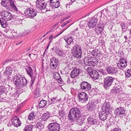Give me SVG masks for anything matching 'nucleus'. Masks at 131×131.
Returning <instances> with one entry per match:
<instances>
[{"instance_id":"1","label":"nucleus","mask_w":131,"mask_h":131,"mask_svg":"<svg viewBox=\"0 0 131 131\" xmlns=\"http://www.w3.org/2000/svg\"><path fill=\"white\" fill-rule=\"evenodd\" d=\"M71 53L73 57L77 59H80L82 55V50L80 45L75 44L71 49Z\"/></svg>"},{"instance_id":"2","label":"nucleus","mask_w":131,"mask_h":131,"mask_svg":"<svg viewBox=\"0 0 131 131\" xmlns=\"http://www.w3.org/2000/svg\"><path fill=\"white\" fill-rule=\"evenodd\" d=\"M81 116V112L79 108H71L69 112L68 115V118L69 120L73 121L74 118L78 117Z\"/></svg>"},{"instance_id":"3","label":"nucleus","mask_w":131,"mask_h":131,"mask_svg":"<svg viewBox=\"0 0 131 131\" xmlns=\"http://www.w3.org/2000/svg\"><path fill=\"white\" fill-rule=\"evenodd\" d=\"M18 79L17 80H16L14 83L17 88H20L26 85L27 80L24 77H22L20 76Z\"/></svg>"},{"instance_id":"4","label":"nucleus","mask_w":131,"mask_h":131,"mask_svg":"<svg viewBox=\"0 0 131 131\" xmlns=\"http://www.w3.org/2000/svg\"><path fill=\"white\" fill-rule=\"evenodd\" d=\"M126 112L124 107H122L117 108L114 110V113L116 116L121 118H123V116H126Z\"/></svg>"},{"instance_id":"5","label":"nucleus","mask_w":131,"mask_h":131,"mask_svg":"<svg viewBox=\"0 0 131 131\" xmlns=\"http://www.w3.org/2000/svg\"><path fill=\"white\" fill-rule=\"evenodd\" d=\"M113 81V78L110 76L107 77L104 79L103 86L106 90L108 89L112 85Z\"/></svg>"},{"instance_id":"6","label":"nucleus","mask_w":131,"mask_h":131,"mask_svg":"<svg viewBox=\"0 0 131 131\" xmlns=\"http://www.w3.org/2000/svg\"><path fill=\"white\" fill-rule=\"evenodd\" d=\"M25 69L27 74L31 79V86L33 84L36 76V75H34L33 70L30 67H27L25 68Z\"/></svg>"},{"instance_id":"7","label":"nucleus","mask_w":131,"mask_h":131,"mask_svg":"<svg viewBox=\"0 0 131 131\" xmlns=\"http://www.w3.org/2000/svg\"><path fill=\"white\" fill-rule=\"evenodd\" d=\"M25 13L30 18H33L36 16L37 14L36 10L31 8L26 9L25 11Z\"/></svg>"},{"instance_id":"8","label":"nucleus","mask_w":131,"mask_h":131,"mask_svg":"<svg viewBox=\"0 0 131 131\" xmlns=\"http://www.w3.org/2000/svg\"><path fill=\"white\" fill-rule=\"evenodd\" d=\"M95 15L94 17L89 20L88 25L86 27L88 29H90L94 28L97 22L98 19Z\"/></svg>"},{"instance_id":"9","label":"nucleus","mask_w":131,"mask_h":131,"mask_svg":"<svg viewBox=\"0 0 131 131\" xmlns=\"http://www.w3.org/2000/svg\"><path fill=\"white\" fill-rule=\"evenodd\" d=\"M78 100L79 102L82 103H86L88 99V96L84 92L79 93L78 95Z\"/></svg>"},{"instance_id":"10","label":"nucleus","mask_w":131,"mask_h":131,"mask_svg":"<svg viewBox=\"0 0 131 131\" xmlns=\"http://www.w3.org/2000/svg\"><path fill=\"white\" fill-rule=\"evenodd\" d=\"M60 128V125L57 123H50L49 125V131H59Z\"/></svg>"},{"instance_id":"11","label":"nucleus","mask_w":131,"mask_h":131,"mask_svg":"<svg viewBox=\"0 0 131 131\" xmlns=\"http://www.w3.org/2000/svg\"><path fill=\"white\" fill-rule=\"evenodd\" d=\"M50 68L52 70H54L56 69L59 63V61L55 57H52L50 59Z\"/></svg>"},{"instance_id":"12","label":"nucleus","mask_w":131,"mask_h":131,"mask_svg":"<svg viewBox=\"0 0 131 131\" xmlns=\"http://www.w3.org/2000/svg\"><path fill=\"white\" fill-rule=\"evenodd\" d=\"M105 69L107 72L110 74H114L117 72V68L115 66H107Z\"/></svg>"},{"instance_id":"13","label":"nucleus","mask_w":131,"mask_h":131,"mask_svg":"<svg viewBox=\"0 0 131 131\" xmlns=\"http://www.w3.org/2000/svg\"><path fill=\"white\" fill-rule=\"evenodd\" d=\"M104 27V25L101 21H100L99 24L96 26L95 29L96 33L97 35H102Z\"/></svg>"},{"instance_id":"14","label":"nucleus","mask_w":131,"mask_h":131,"mask_svg":"<svg viewBox=\"0 0 131 131\" xmlns=\"http://www.w3.org/2000/svg\"><path fill=\"white\" fill-rule=\"evenodd\" d=\"M2 17H3L6 20H11L13 18L12 14L8 10L3 11L1 13Z\"/></svg>"},{"instance_id":"15","label":"nucleus","mask_w":131,"mask_h":131,"mask_svg":"<svg viewBox=\"0 0 131 131\" xmlns=\"http://www.w3.org/2000/svg\"><path fill=\"white\" fill-rule=\"evenodd\" d=\"M81 89L85 91H88L91 88V85L86 81H83L80 84Z\"/></svg>"},{"instance_id":"16","label":"nucleus","mask_w":131,"mask_h":131,"mask_svg":"<svg viewBox=\"0 0 131 131\" xmlns=\"http://www.w3.org/2000/svg\"><path fill=\"white\" fill-rule=\"evenodd\" d=\"M89 72L91 73V77L94 80L98 79L99 77V75L98 72L95 70L90 68L88 70Z\"/></svg>"},{"instance_id":"17","label":"nucleus","mask_w":131,"mask_h":131,"mask_svg":"<svg viewBox=\"0 0 131 131\" xmlns=\"http://www.w3.org/2000/svg\"><path fill=\"white\" fill-rule=\"evenodd\" d=\"M117 65L118 67L120 69L125 68L127 65V61L126 59L121 58L117 64Z\"/></svg>"},{"instance_id":"18","label":"nucleus","mask_w":131,"mask_h":131,"mask_svg":"<svg viewBox=\"0 0 131 131\" xmlns=\"http://www.w3.org/2000/svg\"><path fill=\"white\" fill-rule=\"evenodd\" d=\"M110 107V103L106 101L102 106L101 108L102 111L108 112Z\"/></svg>"},{"instance_id":"19","label":"nucleus","mask_w":131,"mask_h":131,"mask_svg":"<svg viewBox=\"0 0 131 131\" xmlns=\"http://www.w3.org/2000/svg\"><path fill=\"white\" fill-rule=\"evenodd\" d=\"M55 51L58 56L61 57H64L66 54L64 51L63 50H61L57 48H55Z\"/></svg>"},{"instance_id":"20","label":"nucleus","mask_w":131,"mask_h":131,"mask_svg":"<svg viewBox=\"0 0 131 131\" xmlns=\"http://www.w3.org/2000/svg\"><path fill=\"white\" fill-rule=\"evenodd\" d=\"M8 88L5 87V86H0V95L3 94L7 95L9 94L8 90H9Z\"/></svg>"},{"instance_id":"21","label":"nucleus","mask_w":131,"mask_h":131,"mask_svg":"<svg viewBox=\"0 0 131 131\" xmlns=\"http://www.w3.org/2000/svg\"><path fill=\"white\" fill-rule=\"evenodd\" d=\"M107 112L103 111L99 112V117L101 120L104 121L106 119L107 117Z\"/></svg>"},{"instance_id":"22","label":"nucleus","mask_w":131,"mask_h":131,"mask_svg":"<svg viewBox=\"0 0 131 131\" xmlns=\"http://www.w3.org/2000/svg\"><path fill=\"white\" fill-rule=\"evenodd\" d=\"M21 124V122L17 117H15L14 118V121L12 122V124L15 126L18 127Z\"/></svg>"},{"instance_id":"23","label":"nucleus","mask_w":131,"mask_h":131,"mask_svg":"<svg viewBox=\"0 0 131 131\" xmlns=\"http://www.w3.org/2000/svg\"><path fill=\"white\" fill-rule=\"evenodd\" d=\"M79 69H74L71 72L70 74V76L71 78H74L79 74Z\"/></svg>"},{"instance_id":"24","label":"nucleus","mask_w":131,"mask_h":131,"mask_svg":"<svg viewBox=\"0 0 131 131\" xmlns=\"http://www.w3.org/2000/svg\"><path fill=\"white\" fill-rule=\"evenodd\" d=\"M91 56H88L85 57L84 59V64L87 66H91Z\"/></svg>"},{"instance_id":"25","label":"nucleus","mask_w":131,"mask_h":131,"mask_svg":"<svg viewBox=\"0 0 131 131\" xmlns=\"http://www.w3.org/2000/svg\"><path fill=\"white\" fill-rule=\"evenodd\" d=\"M66 42L69 45L73 43V39L71 36H67L66 38H64Z\"/></svg>"},{"instance_id":"26","label":"nucleus","mask_w":131,"mask_h":131,"mask_svg":"<svg viewBox=\"0 0 131 131\" xmlns=\"http://www.w3.org/2000/svg\"><path fill=\"white\" fill-rule=\"evenodd\" d=\"M121 90V87L120 86L114 87L112 90L111 92L112 94H116L119 92Z\"/></svg>"},{"instance_id":"27","label":"nucleus","mask_w":131,"mask_h":131,"mask_svg":"<svg viewBox=\"0 0 131 131\" xmlns=\"http://www.w3.org/2000/svg\"><path fill=\"white\" fill-rule=\"evenodd\" d=\"M45 122L42 120L40 121L36 124L37 128L40 129H42L44 127Z\"/></svg>"},{"instance_id":"28","label":"nucleus","mask_w":131,"mask_h":131,"mask_svg":"<svg viewBox=\"0 0 131 131\" xmlns=\"http://www.w3.org/2000/svg\"><path fill=\"white\" fill-rule=\"evenodd\" d=\"M75 120H76L77 122V123L80 125L84 123V119L81 117V116H79L78 117H77V118H74V121Z\"/></svg>"},{"instance_id":"29","label":"nucleus","mask_w":131,"mask_h":131,"mask_svg":"<svg viewBox=\"0 0 131 131\" xmlns=\"http://www.w3.org/2000/svg\"><path fill=\"white\" fill-rule=\"evenodd\" d=\"M87 107L89 111H91L94 110L95 106L94 103L91 102V103L89 102L88 104Z\"/></svg>"},{"instance_id":"30","label":"nucleus","mask_w":131,"mask_h":131,"mask_svg":"<svg viewBox=\"0 0 131 131\" xmlns=\"http://www.w3.org/2000/svg\"><path fill=\"white\" fill-rule=\"evenodd\" d=\"M9 94L12 95L11 98L12 100H16L18 97L19 94L17 92L15 91L13 93V92H11L9 93Z\"/></svg>"},{"instance_id":"31","label":"nucleus","mask_w":131,"mask_h":131,"mask_svg":"<svg viewBox=\"0 0 131 131\" xmlns=\"http://www.w3.org/2000/svg\"><path fill=\"white\" fill-rule=\"evenodd\" d=\"M91 66H96L98 62V60L97 58L94 57H91Z\"/></svg>"},{"instance_id":"32","label":"nucleus","mask_w":131,"mask_h":131,"mask_svg":"<svg viewBox=\"0 0 131 131\" xmlns=\"http://www.w3.org/2000/svg\"><path fill=\"white\" fill-rule=\"evenodd\" d=\"M65 111L64 110L62 109L58 111V117L60 118H64L66 115Z\"/></svg>"},{"instance_id":"33","label":"nucleus","mask_w":131,"mask_h":131,"mask_svg":"<svg viewBox=\"0 0 131 131\" xmlns=\"http://www.w3.org/2000/svg\"><path fill=\"white\" fill-rule=\"evenodd\" d=\"M90 52L91 55L95 57L97 56L100 52L99 51V50L96 49L91 50L90 51Z\"/></svg>"},{"instance_id":"34","label":"nucleus","mask_w":131,"mask_h":131,"mask_svg":"<svg viewBox=\"0 0 131 131\" xmlns=\"http://www.w3.org/2000/svg\"><path fill=\"white\" fill-rule=\"evenodd\" d=\"M12 69L9 67H7L6 68V71L4 72V74L7 75L11 74L13 71Z\"/></svg>"},{"instance_id":"35","label":"nucleus","mask_w":131,"mask_h":131,"mask_svg":"<svg viewBox=\"0 0 131 131\" xmlns=\"http://www.w3.org/2000/svg\"><path fill=\"white\" fill-rule=\"evenodd\" d=\"M47 104V102L45 100L41 101L39 103L38 107L39 108H42L44 107Z\"/></svg>"},{"instance_id":"36","label":"nucleus","mask_w":131,"mask_h":131,"mask_svg":"<svg viewBox=\"0 0 131 131\" xmlns=\"http://www.w3.org/2000/svg\"><path fill=\"white\" fill-rule=\"evenodd\" d=\"M122 29V33L125 32L127 30V25L124 22H122L120 24Z\"/></svg>"},{"instance_id":"37","label":"nucleus","mask_w":131,"mask_h":131,"mask_svg":"<svg viewBox=\"0 0 131 131\" xmlns=\"http://www.w3.org/2000/svg\"><path fill=\"white\" fill-rule=\"evenodd\" d=\"M44 0H37L36 2V6L40 9V8H42L41 4L43 2H44Z\"/></svg>"},{"instance_id":"38","label":"nucleus","mask_w":131,"mask_h":131,"mask_svg":"<svg viewBox=\"0 0 131 131\" xmlns=\"http://www.w3.org/2000/svg\"><path fill=\"white\" fill-rule=\"evenodd\" d=\"M87 122L89 124L91 125L94 124L95 123V119L92 117L89 116L87 119Z\"/></svg>"},{"instance_id":"39","label":"nucleus","mask_w":131,"mask_h":131,"mask_svg":"<svg viewBox=\"0 0 131 131\" xmlns=\"http://www.w3.org/2000/svg\"><path fill=\"white\" fill-rule=\"evenodd\" d=\"M49 116V112H47L46 113H45L42 115V120L45 121L48 118Z\"/></svg>"},{"instance_id":"40","label":"nucleus","mask_w":131,"mask_h":131,"mask_svg":"<svg viewBox=\"0 0 131 131\" xmlns=\"http://www.w3.org/2000/svg\"><path fill=\"white\" fill-rule=\"evenodd\" d=\"M50 6L53 8H57L60 5V2L59 0H58L57 1L55 2L54 3H52L50 4Z\"/></svg>"},{"instance_id":"41","label":"nucleus","mask_w":131,"mask_h":131,"mask_svg":"<svg viewBox=\"0 0 131 131\" xmlns=\"http://www.w3.org/2000/svg\"><path fill=\"white\" fill-rule=\"evenodd\" d=\"M33 127V125L31 124L26 126L23 129V131H31Z\"/></svg>"},{"instance_id":"42","label":"nucleus","mask_w":131,"mask_h":131,"mask_svg":"<svg viewBox=\"0 0 131 131\" xmlns=\"http://www.w3.org/2000/svg\"><path fill=\"white\" fill-rule=\"evenodd\" d=\"M108 12H110V13L112 12L117 9V6L115 5L114 6H112L108 7Z\"/></svg>"},{"instance_id":"43","label":"nucleus","mask_w":131,"mask_h":131,"mask_svg":"<svg viewBox=\"0 0 131 131\" xmlns=\"http://www.w3.org/2000/svg\"><path fill=\"white\" fill-rule=\"evenodd\" d=\"M126 77L129 78L131 76V69H128L127 70L125 73Z\"/></svg>"},{"instance_id":"44","label":"nucleus","mask_w":131,"mask_h":131,"mask_svg":"<svg viewBox=\"0 0 131 131\" xmlns=\"http://www.w3.org/2000/svg\"><path fill=\"white\" fill-rule=\"evenodd\" d=\"M53 75L54 79L56 80H58V79L60 78V76L59 74L57 72H55Z\"/></svg>"},{"instance_id":"45","label":"nucleus","mask_w":131,"mask_h":131,"mask_svg":"<svg viewBox=\"0 0 131 131\" xmlns=\"http://www.w3.org/2000/svg\"><path fill=\"white\" fill-rule=\"evenodd\" d=\"M4 31L7 33H9V34L10 33V34L12 35H11L10 36H9V38H11L13 37H14V36H15V32H13V31H12V32H13V33L12 32H11V31L10 32L9 30L7 31V29H5L4 30Z\"/></svg>"},{"instance_id":"46","label":"nucleus","mask_w":131,"mask_h":131,"mask_svg":"<svg viewBox=\"0 0 131 131\" xmlns=\"http://www.w3.org/2000/svg\"><path fill=\"white\" fill-rule=\"evenodd\" d=\"M34 114V113H30L28 116V119L30 120H33L35 118Z\"/></svg>"},{"instance_id":"47","label":"nucleus","mask_w":131,"mask_h":131,"mask_svg":"<svg viewBox=\"0 0 131 131\" xmlns=\"http://www.w3.org/2000/svg\"><path fill=\"white\" fill-rule=\"evenodd\" d=\"M57 97H53L50 99V101H49L50 104H52L56 103V102Z\"/></svg>"},{"instance_id":"48","label":"nucleus","mask_w":131,"mask_h":131,"mask_svg":"<svg viewBox=\"0 0 131 131\" xmlns=\"http://www.w3.org/2000/svg\"><path fill=\"white\" fill-rule=\"evenodd\" d=\"M1 4L2 6L4 7H6L8 4L6 0H1Z\"/></svg>"},{"instance_id":"49","label":"nucleus","mask_w":131,"mask_h":131,"mask_svg":"<svg viewBox=\"0 0 131 131\" xmlns=\"http://www.w3.org/2000/svg\"><path fill=\"white\" fill-rule=\"evenodd\" d=\"M43 3L41 4V6L42 8H40V10H42L44 9L47 6V3L45 2V0L44 1V2H43Z\"/></svg>"},{"instance_id":"50","label":"nucleus","mask_w":131,"mask_h":131,"mask_svg":"<svg viewBox=\"0 0 131 131\" xmlns=\"http://www.w3.org/2000/svg\"><path fill=\"white\" fill-rule=\"evenodd\" d=\"M6 20H4V21H3V22H2H2L0 23L2 26L3 28L6 27L7 25V24H6Z\"/></svg>"},{"instance_id":"51","label":"nucleus","mask_w":131,"mask_h":131,"mask_svg":"<svg viewBox=\"0 0 131 131\" xmlns=\"http://www.w3.org/2000/svg\"><path fill=\"white\" fill-rule=\"evenodd\" d=\"M20 76L15 75L12 78V79L13 80V81H14L15 82V81H16V80H17L18 78H19Z\"/></svg>"},{"instance_id":"52","label":"nucleus","mask_w":131,"mask_h":131,"mask_svg":"<svg viewBox=\"0 0 131 131\" xmlns=\"http://www.w3.org/2000/svg\"><path fill=\"white\" fill-rule=\"evenodd\" d=\"M30 32L31 31L29 30H25L23 32V34L25 36L26 35L29 33H30Z\"/></svg>"},{"instance_id":"53","label":"nucleus","mask_w":131,"mask_h":131,"mask_svg":"<svg viewBox=\"0 0 131 131\" xmlns=\"http://www.w3.org/2000/svg\"><path fill=\"white\" fill-rule=\"evenodd\" d=\"M109 11V8L108 7H107V8H106V9H104L102 11V12H106L107 13V14L109 13V12H108Z\"/></svg>"},{"instance_id":"54","label":"nucleus","mask_w":131,"mask_h":131,"mask_svg":"<svg viewBox=\"0 0 131 131\" xmlns=\"http://www.w3.org/2000/svg\"><path fill=\"white\" fill-rule=\"evenodd\" d=\"M110 131H121V129L119 128H115L113 129Z\"/></svg>"},{"instance_id":"55","label":"nucleus","mask_w":131,"mask_h":131,"mask_svg":"<svg viewBox=\"0 0 131 131\" xmlns=\"http://www.w3.org/2000/svg\"><path fill=\"white\" fill-rule=\"evenodd\" d=\"M69 27V26H68V27H67V28H65V29H63V30L61 31L60 33L59 34H58L57 35L56 37H57L58 36L60 35L61 34H62V32L64 31L66 29L68 28Z\"/></svg>"},{"instance_id":"56","label":"nucleus","mask_w":131,"mask_h":131,"mask_svg":"<svg viewBox=\"0 0 131 131\" xmlns=\"http://www.w3.org/2000/svg\"><path fill=\"white\" fill-rule=\"evenodd\" d=\"M12 9L14 10V12H17V9L16 6L12 7Z\"/></svg>"},{"instance_id":"57","label":"nucleus","mask_w":131,"mask_h":131,"mask_svg":"<svg viewBox=\"0 0 131 131\" xmlns=\"http://www.w3.org/2000/svg\"><path fill=\"white\" fill-rule=\"evenodd\" d=\"M98 71H99L100 73L103 74H104L105 73V72L103 69H100L98 70Z\"/></svg>"},{"instance_id":"58","label":"nucleus","mask_w":131,"mask_h":131,"mask_svg":"<svg viewBox=\"0 0 131 131\" xmlns=\"http://www.w3.org/2000/svg\"><path fill=\"white\" fill-rule=\"evenodd\" d=\"M10 3L11 7L16 6L15 5L14 2L13 1L12 2H11Z\"/></svg>"},{"instance_id":"59","label":"nucleus","mask_w":131,"mask_h":131,"mask_svg":"<svg viewBox=\"0 0 131 131\" xmlns=\"http://www.w3.org/2000/svg\"><path fill=\"white\" fill-rule=\"evenodd\" d=\"M58 80V81L59 82V81H60V82H59V83L60 84H62V79L60 77V78L59 79H58V80Z\"/></svg>"},{"instance_id":"60","label":"nucleus","mask_w":131,"mask_h":131,"mask_svg":"<svg viewBox=\"0 0 131 131\" xmlns=\"http://www.w3.org/2000/svg\"><path fill=\"white\" fill-rule=\"evenodd\" d=\"M4 20H6L4 18L2 17L1 18H0V23H2V22H3V21H4Z\"/></svg>"},{"instance_id":"61","label":"nucleus","mask_w":131,"mask_h":131,"mask_svg":"<svg viewBox=\"0 0 131 131\" xmlns=\"http://www.w3.org/2000/svg\"><path fill=\"white\" fill-rule=\"evenodd\" d=\"M57 0H50V4H52V3H54V2H56V1H57Z\"/></svg>"},{"instance_id":"62","label":"nucleus","mask_w":131,"mask_h":131,"mask_svg":"<svg viewBox=\"0 0 131 131\" xmlns=\"http://www.w3.org/2000/svg\"><path fill=\"white\" fill-rule=\"evenodd\" d=\"M12 60L11 59H7L6 60H5V61L4 62H5V63L6 62L10 61Z\"/></svg>"},{"instance_id":"63","label":"nucleus","mask_w":131,"mask_h":131,"mask_svg":"<svg viewBox=\"0 0 131 131\" xmlns=\"http://www.w3.org/2000/svg\"><path fill=\"white\" fill-rule=\"evenodd\" d=\"M66 25H67V24L66 23H64V24H63L61 25V27H64Z\"/></svg>"},{"instance_id":"64","label":"nucleus","mask_w":131,"mask_h":131,"mask_svg":"<svg viewBox=\"0 0 131 131\" xmlns=\"http://www.w3.org/2000/svg\"><path fill=\"white\" fill-rule=\"evenodd\" d=\"M103 43V41L102 40H101L99 41V43H100V45H102Z\"/></svg>"}]
</instances>
